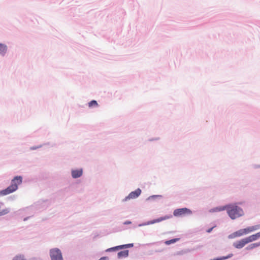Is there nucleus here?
<instances>
[{
	"label": "nucleus",
	"instance_id": "a211bd4d",
	"mask_svg": "<svg viewBox=\"0 0 260 260\" xmlns=\"http://www.w3.org/2000/svg\"><path fill=\"white\" fill-rule=\"evenodd\" d=\"M13 260H26L22 255H18L13 258Z\"/></svg>",
	"mask_w": 260,
	"mask_h": 260
},
{
	"label": "nucleus",
	"instance_id": "423d86ee",
	"mask_svg": "<svg viewBox=\"0 0 260 260\" xmlns=\"http://www.w3.org/2000/svg\"><path fill=\"white\" fill-rule=\"evenodd\" d=\"M260 229V224L243 229L244 235Z\"/></svg>",
	"mask_w": 260,
	"mask_h": 260
},
{
	"label": "nucleus",
	"instance_id": "412c9836",
	"mask_svg": "<svg viewBox=\"0 0 260 260\" xmlns=\"http://www.w3.org/2000/svg\"><path fill=\"white\" fill-rule=\"evenodd\" d=\"M161 196H150L148 198V200H149L150 199H155V198H158V197H160Z\"/></svg>",
	"mask_w": 260,
	"mask_h": 260
},
{
	"label": "nucleus",
	"instance_id": "f257e3e1",
	"mask_svg": "<svg viewBox=\"0 0 260 260\" xmlns=\"http://www.w3.org/2000/svg\"><path fill=\"white\" fill-rule=\"evenodd\" d=\"M22 182V177L21 176L15 177L11 181V185L5 189L0 191V196H6L11 193L18 189V185Z\"/></svg>",
	"mask_w": 260,
	"mask_h": 260
},
{
	"label": "nucleus",
	"instance_id": "6ab92c4d",
	"mask_svg": "<svg viewBox=\"0 0 260 260\" xmlns=\"http://www.w3.org/2000/svg\"><path fill=\"white\" fill-rule=\"evenodd\" d=\"M232 255V254L228 255V256L221 257L220 258H214L213 259H211V260H223V259H225L226 258L231 257Z\"/></svg>",
	"mask_w": 260,
	"mask_h": 260
},
{
	"label": "nucleus",
	"instance_id": "0eeeda50",
	"mask_svg": "<svg viewBox=\"0 0 260 260\" xmlns=\"http://www.w3.org/2000/svg\"><path fill=\"white\" fill-rule=\"evenodd\" d=\"M244 232L243 229H240L235 232H234L233 233L231 234L229 236V239H234L237 237H241L242 236H244Z\"/></svg>",
	"mask_w": 260,
	"mask_h": 260
},
{
	"label": "nucleus",
	"instance_id": "5701e85b",
	"mask_svg": "<svg viewBox=\"0 0 260 260\" xmlns=\"http://www.w3.org/2000/svg\"><path fill=\"white\" fill-rule=\"evenodd\" d=\"M213 228H214V227H212V228H210V229H209L207 231V232L208 233H210V232L212 231V230H213Z\"/></svg>",
	"mask_w": 260,
	"mask_h": 260
},
{
	"label": "nucleus",
	"instance_id": "a878e982",
	"mask_svg": "<svg viewBox=\"0 0 260 260\" xmlns=\"http://www.w3.org/2000/svg\"><path fill=\"white\" fill-rule=\"evenodd\" d=\"M2 213L3 212H0V216L3 215V214H2Z\"/></svg>",
	"mask_w": 260,
	"mask_h": 260
},
{
	"label": "nucleus",
	"instance_id": "dca6fc26",
	"mask_svg": "<svg viewBox=\"0 0 260 260\" xmlns=\"http://www.w3.org/2000/svg\"><path fill=\"white\" fill-rule=\"evenodd\" d=\"M179 240V238H175V239H171L170 240L166 241L165 242V243L166 245H170L171 244L174 243L176 242Z\"/></svg>",
	"mask_w": 260,
	"mask_h": 260
},
{
	"label": "nucleus",
	"instance_id": "b1692460",
	"mask_svg": "<svg viewBox=\"0 0 260 260\" xmlns=\"http://www.w3.org/2000/svg\"><path fill=\"white\" fill-rule=\"evenodd\" d=\"M131 222L129 221H126L124 222V224H131Z\"/></svg>",
	"mask_w": 260,
	"mask_h": 260
},
{
	"label": "nucleus",
	"instance_id": "9b49d317",
	"mask_svg": "<svg viewBox=\"0 0 260 260\" xmlns=\"http://www.w3.org/2000/svg\"><path fill=\"white\" fill-rule=\"evenodd\" d=\"M260 246V242L258 243H252L246 247V249L247 250H252L255 248H256Z\"/></svg>",
	"mask_w": 260,
	"mask_h": 260
},
{
	"label": "nucleus",
	"instance_id": "20e7f679",
	"mask_svg": "<svg viewBox=\"0 0 260 260\" xmlns=\"http://www.w3.org/2000/svg\"><path fill=\"white\" fill-rule=\"evenodd\" d=\"M249 243H250V242L248 237H247L234 242L233 243V246L236 248L241 249Z\"/></svg>",
	"mask_w": 260,
	"mask_h": 260
},
{
	"label": "nucleus",
	"instance_id": "9d476101",
	"mask_svg": "<svg viewBox=\"0 0 260 260\" xmlns=\"http://www.w3.org/2000/svg\"><path fill=\"white\" fill-rule=\"evenodd\" d=\"M250 242L256 241L260 238V232L248 237Z\"/></svg>",
	"mask_w": 260,
	"mask_h": 260
},
{
	"label": "nucleus",
	"instance_id": "393cba45",
	"mask_svg": "<svg viewBox=\"0 0 260 260\" xmlns=\"http://www.w3.org/2000/svg\"><path fill=\"white\" fill-rule=\"evenodd\" d=\"M180 213V212H174V215H175V216H177V215H178L179 214H181V213H180V214H179Z\"/></svg>",
	"mask_w": 260,
	"mask_h": 260
},
{
	"label": "nucleus",
	"instance_id": "aec40b11",
	"mask_svg": "<svg viewBox=\"0 0 260 260\" xmlns=\"http://www.w3.org/2000/svg\"><path fill=\"white\" fill-rule=\"evenodd\" d=\"M174 211H189V210L187 208H180V209H177L175 210Z\"/></svg>",
	"mask_w": 260,
	"mask_h": 260
},
{
	"label": "nucleus",
	"instance_id": "7ed1b4c3",
	"mask_svg": "<svg viewBox=\"0 0 260 260\" xmlns=\"http://www.w3.org/2000/svg\"><path fill=\"white\" fill-rule=\"evenodd\" d=\"M218 211H222L225 210L226 211H239L242 209H240L239 207L235 205H229L223 207L217 208Z\"/></svg>",
	"mask_w": 260,
	"mask_h": 260
},
{
	"label": "nucleus",
	"instance_id": "f3484780",
	"mask_svg": "<svg viewBox=\"0 0 260 260\" xmlns=\"http://www.w3.org/2000/svg\"><path fill=\"white\" fill-rule=\"evenodd\" d=\"M98 103L95 100H92L88 103V106L89 107H92L93 106H98Z\"/></svg>",
	"mask_w": 260,
	"mask_h": 260
},
{
	"label": "nucleus",
	"instance_id": "1a4fd4ad",
	"mask_svg": "<svg viewBox=\"0 0 260 260\" xmlns=\"http://www.w3.org/2000/svg\"><path fill=\"white\" fill-rule=\"evenodd\" d=\"M82 174V170H76L72 171V177L74 178H78L80 177Z\"/></svg>",
	"mask_w": 260,
	"mask_h": 260
},
{
	"label": "nucleus",
	"instance_id": "4468645a",
	"mask_svg": "<svg viewBox=\"0 0 260 260\" xmlns=\"http://www.w3.org/2000/svg\"><path fill=\"white\" fill-rule=\"evenodd\" d=\"M117 255H118V257L119 258L127 257L128 255V250H125L120 251L118 253Z\"/></svg>",
	"mask_w": 260,
	"mask_h": 260
},
{
	"label": "nucleus",
	"instance_id": "6e6552de",
	"mask_svg": "<svg viewBox=\"0 0 260 260\" xmlns=\"http://www.w3.org/2000/svg\"><path fill=\"white\" fill-rule=\"evenodd\" d=\"M133 246V244H125V245H122L120 246H117L116 247H112L110 248H109L107 249V251H115L119 249H123L125 248H129Z\"/></svg>",
	"mask_w": 260,
	"mask_h": 260
},
{
	"label": "nucleus",
	"instance_id": "4be33fe9",
	"mask_svg": "<svg viewBox=\"0 0 260 260\" xmlns=\"http://www.w3.org/2000/svg\"><path fill=\"white\" fill-rule=\"evenodd\" d=\"M108 258L107 257H102L99 260H108Z\"/></svg>",
	"mask_w": 260,
	"mask_h": 260
},
{
	"label": "nucleus",
	"instance_id": "ddd939ff",
	"mask_svg": "<svg viewBox=\"0 0 260 260\" xmlns=\"http://www.w3.org/2000/svg\"><path fill=\"white\" fill-rule=\"evenodd\" d=\"M169 218V217H167V216H165L164 217H161V218H158L157 219H155V220H151V221H148L146 224H153V223H155L156 222H160L164 220H165L166 219H168Z\"/></svg>",
	"mask_w": 260,
	"mask_h": 260
},
{
	"label": "nucleus",
	"instance_id": "f03ea898",
	"mask_svg": "<svg viewBox=\"0 0 260 260\" xmlns=\"http://www.w3.org/2000/svg\"><path fill=\"white\" fill-rule=\"evenodd\" d=\"M50 256L51 260H63L60 250L57 248H53L50 250Z\"/></svg>",
	"mask_w": 260,
	"mask_h": 260
},
{
	"label": "nucleus",
	"instance_id": "2eb2a0df",
	"mask_svg": "<svg viewBox=\"0 0 260 260\" xmlns=\"http://www.w3.org/2000/svg\"><path fill=\"white\" fill-rule=\"evenodd\" d=\"M228 213H229V215L230 216V217L233 219H234L242 215L241 214H239V212H228Z\"/></svg>",
	"mask_w": 260,
	"mask_h": 260
},
{
	"label": "nucleus",
	"instance_id": "39448f33",
	"mask_svg": "<svg viewBox=\"0 0 260 260\" xmlns=\"http://www.w3.org/2000/svg\"><path fill=\"white\" fill-rule=\"evenodd\" d=\"M141 190L140 188H138L136 190L132 191L127 197H125L124 201H126L129 200L137 198L141 194Z\"/></svg>",
	"mask_w": 260,
	"mask_h": 260
},
{
	"label": "nucleus",
	"instance_id": "f8f14e48",
	"mask_svg": "<svg viewBox=\"0 0 260 260\" xmlns=\"http://www.w3.org/2000/svg\"><path fill=\"white\" fill-rule=\"evenodd\" d=\"M7 47L6 45L0 43V54L4 55L6 53Z\"/></svg>",
	"mask_w": 260,
	"mask_h": 260
}]
</instances>
